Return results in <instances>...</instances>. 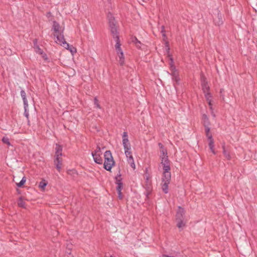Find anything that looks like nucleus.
I'll list each match as a JSON object with an SVG mask.
<instances>
[{"label": "nucleus", "mask_w": 257, "mask_h": 257, "mask_svg": "<svg viewBox=\"0 0 257 257\" xmlns=\"http://www.w3.org/2000/svg\"><path fill=\"white\" fill-rule=\"evenodd\" d=\"M18 204L19 206H20V207L25 208V207H26L25 202L22 197L19 198V199L18 200Z\"/></svg>", "instance_id": "nucleus-18"}, {"label": "nucleus", "mask_w": 257, "mask_h": 257, "mask_svg": "<svg viewBox=\"0 0 257 257\" xmlns=\"http://www.w3.org/2000/svg\"><path fill=\"white\" fill-rule=\"evenodd\" d=\"M26 181V179L24 177L19 183H17V186L18 187H21L25 183Z\"/></svg>", "instance_id": "nucleus-22"}, {"label": "nucleus", "mask_w": 257, "mask_h": 257, "mask_svg": "<svg viewBox=\"0 0 257 257\" xmlns=\"http://www.w3.org/2000/svg\"><path fill=\"white\" fill-rule=\"evenodd\" d=\"M177 226L179 228H183L185 225L184 210L179 207L176 213Z\"/></svg>", "instance_id": "nucleus-2"}, {"label": "nucleus", "mask_w": 257, "mask_h": 257, "mask_svg": "<svg viewBox=\"0 0 257 257\" xmlns=\"http://www.w3.org/2000/svg\"><path fill=\"white\" fill-rule=\"evenodd\" d=\"M223 153L224 156L225 157V158L228 160L230 159V156L229 155V153L225 149L224 146L223 147Z\"/></svg>", "instance_id": "nucleus-23"}, {"label": "nucleus", "mask_w": 257, "mask_h": 257, "mask_svg": "<svg viewBox=\"0 0 257 257\" xmlns=\"http://www.w3.org/2000/svg\"><path fill=\"white\" fill-rule=\"evenodd\" d=\"M165 157H168L167 156V150L166 149H163V150H160V158H164Z\"/></svg>", "instance_id": "nucleus-19"}, {"label": "nucleus", "mask_w": 257, "mask_h": 257, "mask_svg": "<svg viewBox=\"0 0 257 257\" xmlns=\"http://www.w3.org/2000/svg\"><path fill=\"white\" fill-rule=\"evenodd\" d=\"M117 55L119 58L118 62L120 65L122 66L124 64V57L122 51L117 52Z\"/></svg>", "instance_id": "nucleus-14"}, {"label": "nucleus", "mask_w": 257, "mask_h": 257, "mask_svg": "<svg viewBox=\"0 0 257 257\" xmlns=\"http://www.w3.org/2000/svg\"><path fill=\"white\" fill-rule=\"evenodd\" d=\"M214 22H215V24L217 25L218 26L222 24L223 23V21H222L221 15L218 14V20L217 21L215 20Z\"/></svg>", "instance_id": "nucleus-20"}, {"label": "nucleus", "mask_w": 257, "mask_h": 257, "mask_svg": "<svg viewBox=\"0 0 257 257\" xmlns=\"http://www.w3.org/2000/svg\"><path fill=\"white\" fill-rule=\"evenodd\" d=\"M52 30L55 32L54 36L56 37L57 40L60 39L61 36L64 37V28L60 27L59 24L56 21L53 22Z\"/></svg>", "instance_id": "nucleus-4"}, {"label": "nucleus", "mask_w": 257, "mask_h": 257, "mask_svg": "<svg viewBox=\"0 0 257 257\" xmlns=\"http://www.w3.org/2000/svg\"><path fill=\"white\" fill-rule=\"evenodd\" d=\"M35 49H36L35 51L37 53L40 54H43V51L41 48H40L39 47H38V46L36 47L35 48Z\"/></svg>", "instance_id": "nucleus-32"}, {"label": "nucleus", "mask_w": 257, "mask_h": 257, "mask_svg": "<svg viewBox=\"0 0 257 257\" xmlns=\"http://www.w3.org/2000/svg\"><path fill=\"white\" fill-rule=\"evenodd\" d=\"M68 50L70 51L72 55L76 53V49L72 45L69 46V49Z\"/></svg>", "instance_id": "nucleus-24"}, {"label": "nucleus", "mask_w": 257, "mask_h": 257, "mask_svg": "<svg viewBox=\"0 0 257 257\" xmlns=\"http://www.w3.org/2000/svg\"><path fill=\"white\" fill-rule=\"evenodd\" d=\"M91 155L93 157L94 161L98 164H102V159L101 157V154H96L95 153H91Z\"/></svg>", "instance_id": "nucleus-12"}, {"label": "nucleus", "mask_w": 257, "mask_h": 257, "mask_svg": "<svg viewBox=\"0 0 257 257\" xmlns=\"http://www.w3.org/2000/svg\"><path fill=\"white\" fill-rule=\"evenodd\" d=\"M60 37L61 39L57 41H56V42L57 43H58V44H60V45L62 46L63 47H64L66 49H69L70 45L65 40L64 37H62L61 36Z\"/></svg>", "instance_id": "nucleus-11"}, {"label": "nucleus", "mask_w": 257, "mask_h": 257, "mask_svg": "<svg viewBox=\"0 0 257 257\" xmlns=\"http://www.w3.org/2000/svg\"><path fill=\"white\" fill-rule=\"evenodd\" d=\"M203 119L204 120L205 124L208 123V117H207V115H205V114H204L203 116Z\"/></svg>", "instance_id": "nucleus-36"}, {"label": "nucleus", "mask_w": 257, "mask_h": 257, "mask_svg": "<svg viewBox=\"0 0 257 257\" xmlns=\"http://www.w3.org/2000/svg\"><path fill=\"white\" fill-rule=\"evenodd\" d=\"M133 42H134L135 44H137L138 43L141 44V42L137 39V38L135 37L133 38L132 40Z\"/></svg>", "instance_id": "nucleus-35"}, {"label": "nucleus", "mask_w": 257, "mask_h": 257, "mask_svg": "<svg viewBox=\"0 0 257 257\" xmlns=\"http://www.w3.org/2000/svg\"><path fill=\"white\" fill-rule=\"evenodd\" d=\"M170 180L171 173L163 174L161 185L162 190L166 194L168 193V185L170 183Z\"/></svg>", "instance_id": "nucleus-3"}, {"label": "nucleus", "mask_w": 257, "mask_h": 257, "mask_svg": "<svg viewBox=\"0 0 257 257\" xmlns=\"http://www.w3.org/2000/svg\"><path fill=\"white\" fill-rule=\"evenodd\" d=\"M57 169L60 171L61 169L62 162H54Z\"/></svg>", "instance_id": "nucleus-27"}, {"label": "nucleus", "mask_w": 257, "mask_h": 257, "mask_svg": "<svg viewBox=\"0 0 257 257\" xmlns=\"http://www.w3.org/2000/svg\"><path fill=\"white\" fill-rule=\"evenodd\" d=\"M158 146H159V148L160 149V150H163V149H165L164 148V146L163 145V144L162 143H159L158 144Z\"/></svg>", "instance_id": "nucleus-38"}, {"label": "nucleus", "mask_w": 257, "mask_h": 257, "mask_svg": "<svg viewBox=\"0 0 257 257\" xmlns=\"http://www.w3.org/2000/svg\"><path fill=\"white\" fill-rule=\"evenodd\" d=\"M109 25L110 32L113 38L118 37L115 21L112 17L109 18Z\"/></svg>", "instance_id": "nucleus-5"}, {"label": "nucleus", "mask_w": 257, "mask_h": 257, "mask_svg": "<svg viewBox=\"0 0 257 257\" xmlns=\"http://www.w3.org/2000/svg\"><path fill=\"white\" fill-rule=\"evenodd\" d=\"M104 168L107 171H110L112 166L115 164L111 152L110 151H106L104 153Z\"/></svg>", "instance_id": "nucleus-1"}, {"label": "nucleus", "mask_w": 257, "mask_h": 257, "mask_svg": "<svg viewBox=\"0 0 257 257\" xmlns=\"http://www.w3.org/2000/svg\"><path fill=\"white\" fill-rule=\"evenodd\" d=\"M209 131H210V128L208 126H206L205 125V132H206V136L208 138V137L210 136L211 135H209Z\"/></svg>", "instance_id": "nucleus-33"}, {"label": "nucleus", "mask_w": 257, "mask_h": 257, "mask_svg": "<svg viewBox=\"0 0 257 257\" xmlns=\"http://www.w3.org/2000/svg\"><path fill=\"white\" fill-rule=\"evenodd\" d=\"M122 145L124 149L131 147L128 139L127 133L126 132H124L122 134Z\"/></svg>", "instance_id": "nucleus-9"}, {"label": "nucleus", "mask_w": 257, "mask_h": 257, "mask_svg": "<svg viewBox=\"0 0 257 257\" xmlns=\"http://www.w3.org/2000/svg\"><path fill=\"white\" fill-rule=\"evenodd\" d=\"M161 159V164L163 166V173H170V163L169 161L168 157L162 158Z\"/></svg>", "instance_id": "nucleus-7"}, {"label": "nucleus", "mask_w": 257, "mask_h": 257, "mask_svg": "<svg viewBox=\"0 0 257 257\" xmlns=\"http://www.w3.org/2000/svg\"><path fill=\"white\" fill-rule=\"evenodd\" d=\"M91 153H95L96 154H101L100 147L98 146L97 147L96 150L94 151V152H93Z\"/></svg>", "instance_id": "nucleus-31"}, {"label": "nucleus", "mask_w": 257, "mask_h": 257, "mask_svg": "<svg viewBox=\"0 0 257 257\" xmlns=\"http://www.w3.org/2000/svg\"><path fill=\"white\" fill-rule=\"evenodd\" d=\"M46 185H47V183H46L44 181H41L40 182L39 186L41 189H44Z\"/></svg>", "instance_id": "nucleus-30"}, {"label": "nucleus", "mask_w": 257, "mask_h": 257, "mask_svg": "<svg viewBox=\"0 0 257 257\" xmlns=\"http://www.w3.org/2000/svg\"><path fill=\"white\" fill-rule=\"evenodd\" d=\"M62 147L58 144L56 145L55 147V156H62Z\"/></svg>", "instance_id": "nucleus-16"}, {"label": "nucleus", "mask_w": 257, "mask_h": 257, "mask_svg": "<svg viewBox=\"0 0 257 257\" xmlns=\"http://www.w3.org/2000/svg\"><path fill=\"white\" fill-rule=\"evenodd\" d=\"M21 95L22 98V99L23 100L24 102V115L27 117V119H29V112H28V102L27 100V99L26 98V94L24 90H22L21 91ZM28 123H29V120L28 119Z\"/></svg>", "instance_id": "nucleus-6"}, {"label": "nucleus", "mask_w": 257, "mask_h": 257, "mask_svg": "<svg viewBox=\"0 0 257 257\" xmlns=\"http://www.w3.org/2000/svg\"><path fill=\"white\" fill-rule=\"evenodd\" d=\"M205 94V97L207 101L211 100V95L210 93L207 91L206 93H204Z\"/></svg>", "instance_id": "nucleus-25"}, {"label": "nucleus", "mask_w": 257, "mask_h": 257, "mask_svg": "<svg viewBox=\"0 0 257 257\" xmlns=\"http://www.w3.org/2000/svg\"><path fill=\"white\" fill-rule=\"evenodd\" d=\"M201 82L203 92L206 93V92L209 91V87L208 85L206 78L203 76H201Z\"/></svg>", "instance_id": "nucleus-10"}, {"label": "nucleus", "mask_w": 257, "mask_h": 257, "mask_svg": "<svg viewBox=\"0 0 257 257\" xmlns=\"http://www.w3.org/2000/svg\"><path fill=\"white\" fill-rule=\"evenodd\" d=\"M141 44L138 43V44H136V46L139 48H141Z\"/></svg>", "instance_id": "nucleus-39"}, {"label": "nucleus", "mask_w": 257, "mask_h": 257, "mask_svg": "<svg viewBox=\"0 0 257 257\" xmlns=\"http://www.w3.org/2000/svg\"><path fill=\"white\" fill-rule=\"evenodd\" d=\"M124 153L126 157H127L128 163L130 164L132 168H135V164L133 157L132 155V152L131 151V147L124 148Z\"/></svg>", "instance_id": "nucleus-8"}, {"label": "nucleus", "mask_w": 257, "mask_h": 257, "mask_svg": "<svg viewBox=\"0 0 257 257\" xmlns=\"http://www.w3.org/2000/svg\"><path fill=\"white\" fill-rule=\"evenodd\" d=\"M94 104L96 105V106L97 108H100V106L98 103V100L96 97H95V98H94Z\"/></svg>", "instance_id": "nucleus-34"}, {"label": "nucleus", "mask_w": 257, "mask_h": 257, "mask_svg": "<svg viewBox=\"0 0 257 257\" xmlns=\"http://www.w3.org/2000/svg\"><path fill=\"white\" fill-rule=\"evenodd\" d=\"M62 156H55V159L54 160V162H62V159L61 158Z\"/></svg>", "instance_id": "nucleus-29"}, {"label": "nucleus", "mask_w": 257, "mask_h": 257, "mask_svg": "<svg viewBox=\"0 0 257 257\" xmlns=\"http://www.w3.org/2000/svg\"><path fill=\"white\" fill-rule=\"evenodd\" d=\"M116 42V44L115 45V48L116 52H120L122 51L121 48H120V44L119 41V37H116L115 38H113Z\"/></svg>", "instance_id": "nucleus-15"}, {"label": "nucleus", "mask_w": 257, "mask_h": 257, "mask_svg": "<svg viewBox=\"0 0 257 257\" xmlns=\"http://www.w3.org/2000/svg\"><path fill=\"white\" fill-rule=\"evenodd\" d=\"M208 139L209 140V147L211 150V151L213 153L215 154V151L214 150V142L212 138V136L208 137Z\"/></svg>", "instance_id": "nucleus-17"}, {"label": "nucleus", "mask_w": 257, "mask_h": 257, "mask_svg": "<svg viewBox=\"0 0 257 257\" xmlns=\"http://www.w3.org/2000/svg\"><path fill=\"white\" fill-rule=\"evenodd\" d=\"M164 29H165L164 27V26H162L161 33L162 34V36L164 37H166V35H165V32Z\"/></svg>", "instance_id": "nucleus-37"}, {"label": "nucleus", "mask_w": 257, "mask_h": 257, "mask_svg": "<svg viewBox=\"0 0 257 257\" xmlns=\"http://www.w3.org/2000/svg\"><path fill=\"white\" fill-rule=\"evenodd\" d=\"M207 101H208V103L210 109L212 110L211 114L213 117H215V114L214 113V112H213V110H212V104L211 103V100H208Z\"/></svg>", "instance_id": "nucleus-28"}, {"label": "nucleus", "mask_w": 257, "mask_h": 257, "mask_svg": "<svg viewBox=\"0 0 257 257\" xmlns=\"http://www.w3.org/2000/svg\"><path fill=\"white\" fill-rule=\"evenodd\" d=\"M146 179H147V180H149V177H147V178H146Z\"/></svg>", "instance_id": "nucleus-40"}, {"label": "nucleus", "mask_w": 257, "mask_h": 257, "mask_svg": "<svg viewBox=\"0 0 257 257\" xmlns=\"http://www.w3.org/2000/svg\"><path fill=\"white\" fill-rule=\"evenodd\" d=\"M173 79L176 82L177 84L179 83L180 80L179 76L176 73H174L173 75Z\"/></svg>", "instance_id": "nucleus-21"}, {"label": "nucleus", "mask_w": 257, "mask_h": 257, "mask_svg": "<svg viewBox=\"0 0 257 257\" xmlns=\"http://www.w3.org/2000/svg\"><path fill=\"white\" fill-rule=\"evenodd\" d=\"M117 187H116V190L117 191L118 194V197L119 199L122 198V194H121V190L122 188V183L121 182V181L120 180H117Z\"/></svg>", "instance_id": "nucleus-13"}, {"label": "nucleus", "mask_w": 257, "mask_h": 257, "mask_svg": "<svg viewBox=\"0 0 257 257\" xmlns=\"http://www.w3.org/2000/svg\"><path fill=\"white\" fill-rule=\"evenodd\" d=\"M2 141L4 143L8 145H11L10 141H9V139L8 137H3L2 139Z\"/></svg>", "instance_id": "nucleus-26"}]
</instances>
